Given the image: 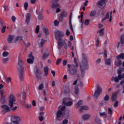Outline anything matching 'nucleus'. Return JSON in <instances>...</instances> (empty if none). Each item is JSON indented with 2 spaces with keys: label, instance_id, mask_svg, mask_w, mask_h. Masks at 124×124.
<instances>
[{
  "label": "nucleus",
  "instance_id": "9b49d317",
  "mask_svg": "<svg viewBox=\"0 0 124 124\" xmlns=\"http://www.w3.org/2000/svg\"><path fill=\"white\" fill-rule=\"evenodd\" d=\"M36 13L37 15H38V20L40 21H41V20L43 19V18H44V15H42V11L39 12L38 9H37L36 11Z\"/></svg>",
  "mask_w": 124,
  "mask_h": 124
},
{
  "label": "nucleus",
  "instance_id": "4d7b16f0",
  "mask_svg": "<svg viewBox=\"0 0 124 124\" xmlns=\"http://www.w3.org/2000/svg\"><path fill=\"white\" fill-rule=\"evenodd\" d=\"M62 62V59L61 58H59L57 59V61L56 62V64L57 65H59L60 62Z\"/></svg>",
  "mask_w": 124,
  "mask_h": 124
},
{
  "label": "nucleus",
  "instance_id": "393cba45",
  "mask_svg": "<svg viewBox=\"0 0 124 124\" xmlns=\"http://www.w3.org/2000/svg\"><path fill=\"white\" fill-rule=\"evenodd\" d=\"M89 109V107L87 106H82L79 108V112L82 113L83 112V110H88Z\"/></svg>",
  "mask_w": 124,
  "mask_h": 124
},
{
  "label": "nucleus",
  "instance_id": "f704fd0d",
  "mask_svg": "<svg viewBox=\"0 0 124 124\" xmlns=\"http://www.w3.org/2000/svg\"><path fill=\"white\" fill-rule=\"evenodd\" d=\"M44 43H45V40L42 39L41 40L40 45H39V47H43V45H44Z\"/></svg>",
  "mask_w": 124,
  "mask_h": 124
},
{
  "label": "nucleus",
  "instance_id": "6e6552de",
  "mask_svg": "<svg viewBox=\"0 0 124 124\" xmlns=\"http://www.w3.org/2000/svg\"><path fill=\"white\" fill-rule=\"evenodd\" d=\"M63 17H67V12L65 11H63L62 12L61 14H60V16H59V21L60 22H62L63 20Z\"/></svg>",
  "mask_w": 124,
  "mask_h": 124
},
{
  "label": "nucleus",
  "instance_id": "72a5a7b5",
  "mask_svg": "<svg viewBox=\"0 0 124 124\" xmlns=\"http://www.w3.org/2000/svg\"><path fill=\"white\" fill-rule=\"evenodd\" d=\"M43 31L46 35H48V34H49V31H48V29L46 28H43Z\"/></svg>",
  "mask_w": 124,
  "mask_h": 124
},
{
  "label": "nucleus",
  "instance_id": "4c0bfd02",
  "mask_svg": "<svg viewBox=\"0 0 124 124\" xmlns=\"http://www.w3.org/2000/svg\"><path fill=\"white\" fill-rule=\"evenodd\" d=\"M99 115L100 117H102V116H103L104 118H105V119L107 118V114H106L105 112H100L99 113Z\"/></svg>",
  "mask_w": 124,
  "mask_h": 124
},
{
  "label": "nucleus",
  "instance_id": "473e14b6",
  "mask_svg": "<svg viewBox=\"0 0 124 124\" xmlns=\"http://www.w3.org/2000/svg\"><path fill=\"white\" fill-rule=\"evenodd\" d=\"M111 60L110 58L105 60V63L107 65H111Z\"/></svg>",
  "mask_w": 124,
  "mask_h": 124
},
{
  "label": "nucleus",
  "instance_id": "49530a36",
  "mask_svg": "<svg viewBox=\"0 0 124 124\" xmlns=\"http://www.w3.org/2000/svg\"><path fill=\"white\" fill-rule=\"evenodd\" d=\"M9 55V52H6V51H4L2 53V57H7V56H8Z\"/></svg>",
  "mask_w": 124,
  "mask_h": 124
},
{
  "label": "nucleus",
  "instance_id": "c03bdc74",
  "mask_svg": "<svg viewBox=\"0 0 124 124\" xmlns=\"http://www.w3.org/2000/svg\"><path fill=\"white\" fill-rule=\"evenodd\" d=\"M108 114H109L110 116H112L113 115V110L110 108H108Z\"/></svg>",
  "mask_w": 124,
  "mask_h": 124
},
{
  "label": "nucleus",
  "instance_id": "bb28decb",
  "mask_svg": "<svg viewBox=\"0 0 124 124\" xmlns=\"http://www.w3.org/2000/svg\"><path fill=\"white\" fill-rule=\"evenodd\" d=\"M49 55H50V54L45 52V53H44V54L43 55V56L42 57V60L43 61H45V60H46V59H47L48 58V57H49Z\"/></svg>",
  "mask_w": 124,
  "mask_h": 124
},
{
  "label": "nucleus",
  "instance_id": "c9c22d12",
  "mask_svg": "<svg viewBox=\"0 0 124 124\" xmlns=\"http://www.w3.org/2000/svg\"><path fill=\"white\" fill-rule=\"evenodd\" d=\"M103 31H104V29H101L97 31V33H100L101 36H103L104 34V32Z\"/></svg>",
  "mask_w": 124,
  "mask_h": 124
},
{
  "label": "nucleus",
  "instance_id": "f8f14e48",
  "mask_svg": "<svg viewBox=\"0 0 124 124\" xmlns=\"http://www.w3.org/2000/svg\"><path fill=\"white\" fill-rule=\"evenodd\" d=\"M3 91L2 90H0V94H1V98L0 101L2 104H4L5 103V97L3 95Z\"/></svg>",
  "mask_w": 124,
  "mask_h": 124
},
{
  "label": "nucleus",
  "instance_id": "e2e57ef3",
  "mask_svg": "<svg viewBox=\"0 0 124 124\" xmlns=\"http://www.w3.org/2000/svg\"><path fill=\"white\" fill-rule=\"evenodd\" d=\"M25 108H31V104H26L24 106Z\"/></svg>",
  "mask_w": 124,
  "mask_h": 124
},
{
  "label": "nucleus",
  "instance_id": "864d4df0",
  "mask_svg": "<svg viewBox=\"0 0 124 124\" xmlns=\"http://www.w3.org/2000/svg\"><path fill=\"white\" fill-rule=\"evenodd\" d=\"M104 100L105 101H108L109 100V95H106L104 98Z\"/></svg>",
  "mask_w": 124,
  "mask_h": 124
},
{
  "label": "nucleus",
  "instance_id": "338daca9",
  "mask_svg": "<svg viewBox=\"0 0 124 124\" xmlns=\"http://www.w3.org/2000/svg\"><path fill=\"white\" fill-rule=\"evenodd\" d=\"M3 8L5 11H8V10H9V9H8V7H7V6L6 5H4Z\"/></svg>",
  "mask_w": 124,
  "mask_h": 124
},
{
  "label": "nucleus",
  "instance_id": "7ed1b4c3",
  "mask_svg": "<svg viewBox=\"0 0 124 124\" xmlns=\"http://www.w3.org/2000/svg\"><path fill=\"white\" fill-rule=\"evenodd\" d=\"M67 66L68 68H69L68 70L69 74L71 75H76L77 74L78 69L75 65L68 64Z\"/></svg>",
  "mask_w": 124,
  "mask_h": 124
},
{
  "label": "nucleus",
  "instance_id": "412c9836",
  "mask_svg": "<svg viewBox=\"0 0 124 124\" xmlns=\"http://www.w3.org/2000/svg\"><path fill=\"white\" fill-rule=\"evenodd\" d=\"M57 40H58V47H60V46H61V47H62V46H63V45L64 44V41H62V39H59Z\"/></svg>",
  "mask_w": 124,
  "mask_h": 124
},
{
  "label": "nucleus",
  "instance_id": "1a4fd4ad",
  "mask_svg": "<svg viewBox=\"0 0 124 124\" xmlns=\"http://www.w3.org/2000/svg\"><path fill=\"white\" fill-rule=\"evenodd\" d=\"M29 58L27 60L28 63L32 64V63H33V61H34V57L32 56V53L31 52L29 55Z\"/></svg>",
  "mask_w": 124,
  "mask_h": 124
},
{
  "label": "nucleus",
  "instance_id": "0eeeda50",
  "mask_svg": "<svg viewBox=\"0 0 124 124\" xmlns=\"http://www.w3.org/2000/svg\"><path fill=\"white\" fill-rule=\"evenodd\" d=\"M97 5L99 7V8H101V9H103L106 5L105 3V0H100L97 2Z\"/></svg>",
  "mask_w": 124,
  "mask_h": 124
},
{
  "label": "nucleus",
  "instance_id": "f3484780",
  "mask_svg": "<svg viewBox=\"0 0 124 124\" xmlns=\"http://www.w3.org/2000/svg\"><path fill=\"white\" fill-rule=\"evenodd\" d=\"M72 20V13H71L70 15L69 16V24L70 29H71V31H74L73 27H72V21H71Z\"/></svg>",
  "mask_w": 124,
  "mask_h": 124
},
{
  "label": "nucleus",
  "instance_id": "de8ad7c7",
  "mask_svg": "<svg viewBox=\"0 0 124 124\" xmlns=\"http://www.w3.org/2000/svg\"><path fill=\"white\" fill-rule=\"evenodd\" d=\"M99 45V38H98L95 41V46L97 47Z\"/></svg>",
  "mask_w": 124,
  "mask_h": 124
},
{
  "label": "nucleus",
  "instance_id": "dca6fc26",
  "mask_svg": "<svg viewBox=\"0 0 124 124\" xmlns=\"http://www.w3.org/2000/svg\"><path fill=\"white\" fill-rule=\"evenodd\" d=\"M72 20V13H71L70 15L69 16V24L70 29H71V31H74L73 27H72V21H71Z\"/></svg>",
  "mask_w": 124,
  "mask_h": 124
},
{
  "label": "nucleus",
  "instance_id": "c85d7f7f",
  "mask_svg": "<svg viewBox=\"0 0 124 124\" xmlns=\"http://www.w3.org/2000/svg\"><path fill=\"white\" fill-rule=\"evenodd\" d=\"M62 112L61 111V110H58L56 113L57 118H60L62 117Z\"/></svg>",
  "mask_w": 124,
  "mask_h": 124
},
{
  "label": "nucleus",
  "instance_id": "3c124183",
  "mask_svg": "<svg viewBox=\"0 0 124 124\" xmlns=\"http://www.w3.org/2000/svg\"><path fill=\"white\" fill-rule=\"evenodd\" d=\"M5 30H6V26H4L2 27L1 29L2 33H4V32H5Z\"/></svg>",
  "mask_w": 124,
  "mask_h": 124
},
{
  "label": "nucleus",
  "instance_id": "58836bf2",
  "mask_svg": "<svg viewBox=\"0 0 124 124\" xmlns=\"http://www.w3.org/2000/svg\"><path fill=\"white\" fill-rule=\"evenodd\" d=\"M95 122L97 124H101V120L100 119H98L97 117H96L95 118Z\"/></svg>",
  "mask_w": 124,
  "mask_h": 124
},
{
  "label": "nucleus",
  "instance_id": "052dcab7",
  "mask_svg": "<svg viewBox=\"0 0 124 124\" xmlns=\"http://www.w3.org/2000/svg\"><path fill=\"white\" fill-rule=\"evenodd\" d=\"M19 38H21V39H22V37H21V36H17L16 38V39H15V42H17V41H18V40H19Z\"/></svg>",
  "mask_w": 124,
  "mask_h": 124
},
{
  "label": "nucleus",
  "instance_id": "a19ab883",
  "mask_svg": "<svg viewBox=\"0 0 124 124\" xmlns=\"http://www.w3.org/2000/svg\"><path fill=\"white\" fill-rule=\"evenodd\" d=\"M24 7L25 10H28V7H29V3L28 2L24 3Z\"/></svg>",
  "mask_w": 124,
  "mask_h": 124
},
{
  "label": "nucleus",
  "instance_id": "20e7f679",
  "mask_svg": "<svg viewBox=\"0 0 124 124\" xmlns=\"http://www.w3.org/2000/svg\"><path fill=\"white\" fill-rule=\"evenodd\" d=\"M101 93H102V88H101V87L100 86L99 84H97V90L95 91L93 94L94 98L97 99V98H98V96L100 95Z\"/></svg>",
  "mask_w": 124,
  "mask_h": 124
},
{
  "label": "nucleus",
  "instance_id": "79ce46f5",
  "mask_svg": "<svg viewBox=\"0 0 124 124\" xmlns=\"http://www.w3.org/2000/svg\"><path fill=\"white\" fill-rule=\"evenodd\" d=\"M39 30H40V26H39V25H37L36 27L35 30V31L36 33H38V32H39Z\"/></svg>",
  "mask_w": 124,
  "mask_h": 124
},
{
  "label": "nucleus",
  "instance_id": "a18cd8bd",
  "mask_svg": "<svg viewBox=\"0 0 124 124\" xmlns=\"http://www.w3.org/2000/svg\"><path fill=\"white\" fill-rule=\"evenodd\" d=\"M43 88H44V85H43V83H42L39 86L38 90L39 91H42V90H43Z\"/></svg>",
  "mask_w": 124,
  "mask_h": 124
},
{
  "label": "nucleus",
  "instance_id": "aec40b11",
  "mask_svg": "<svg viewBox=\"0 0 124 124\" xmlns=\"http://www.w3.org/2000/svg\"><path fill=\"white\" fill-rule=\"evenodd\" d=\"M120 43L123 45L124 44V33L122 34L120 39V42H119L117 44V48H119Z\"/></svg>",
  "mask_w": 124,
  "mask_h": 124
},
{
  "label": "nucleus",
  "instance_id": "e433bc0d",
  "mask_svg": "<svg viewBox=\"0 0 124 124\" xmlns=\"http://www.w3.org/2000/svg\"><path fill=\"white\" fill-rule=\"evenodd\" d=\"M110 15V13L108 12L107 13V14H106L105 17L104 18H103L102 20V22H104V21H105V20H106L107 19H109V16Z\"/></svg>",
  "mask_w": 124,
  "mask_h": 124
},
{
  "label": "nucleus",
  "instance_id": "6e6d98bb",
  "mask_svg": "<svg viewBox=\"0 0 124 124\" xmlns=\"http://www.w3.org/2000/svg\"><path fill=\"white\" fill-rule=\"evenodd\" d=\"M64 44L63 45V46L64 48V49H65L66 50H67V45H66V42H65V41H64Z\"/></svg>",
  "mask_w": 124,
  "mask_h": 124
},
{
  "label": "nucleus",
  "instance_id": "5fc2aeb1",
  "mask_svg": "<svg viewBox=\"0 0 124 124\" xmlns=\"http://www.w3.org/2000/svg\"><path fill=\"white\" fill-rule=\"evenodd\" d=\"M75 94L79 93V88L78 87L75 88Z\"/></svg>",
  "mask_w": 124,
  "mask_h": 124
},
{
  "label": "nucleus",
  "instance_id": "f257e3e1",
  "mask_svg": "<svg viewBox=\"0 0 124 124\" xmlns=\"http://www.w3.org/2000/svg\"><path fill=\"white\" fill-rule=\"evenodd\" d=\"M17 68L19 71L18 74L20 80V81H24V77H25V67H24V62L20 59L18 60Z\"/></svg>",
  "mask_w": 124,
  "mask_h": 124
},
{
  "label": "nucleus",
  "instance_id": "7c9ffc66",
  "mask_svg": "<svg viewBox=\"0 0 124 124\" xmlns=\"http://www.w3.org/2000/svg\"><path fill=\"white\" fill-rule=\"evenodd\" d=\"M91 116H90V115L89 114H84L83 116H82V119L84 121H86V120H88L89 119H90Z\"/></svg>",
  "mask_w": 124,
  "mask_h": 124
},
{
  "label": "nucleus",
  "instance_id": "9d476101",
  "mask_svg": "<svg viewBox=\"0 0 124 124\" xmlns=\"http://www.w3.org/2000/svg\"><path fill=\"white\" fill-rule=\"evenodd\" d=\"M62 31H57L55 32V38L57 39H60L62 37H63L64 36V34L62 33Z\"/></svg>",
  "mask_w": 124,
  "mask_h": 124
},
{
  "label": "nucleus",
  "instance_id": "774afa93",
  "mask_svg": "<svg viewBox=\"0 0 124 124\" xmlns=\"http://www.w3.org/2000/svg\"><path fill=\"white\" fill-rule=\"evenodd\" d=\"M44 119V118L43 116H42L39 117V120L40 122H42V121H43Z\"/></svg>",
  "mask_w": 124,
  "mask_h": 124
},
{
  "label": "nucleus",
  "instance_id": "603ef678",
  "mask_svg": "<svg viewBox=\"0 0 124 124\" xmlns=\"http://www.w3.org/2000/svg\"><path fill=\"white\" fill-rule=\"evenodd\" d=\"M90 24V21L88 19H86L84 21V25L85 26H89Z\"/></svg>",
  "mask_w": 124,
  "mask_h": 124
},
{
  "label": "nucleus",
  "instance_id": "680f3d73",
  "mask_svg": "<svg viewBox=\"0 0 124 124\" xmlns=\"http://www.w3.org/2000/svg\"><path fill=\"white\" fill-rule=\"evenodd\" d=\"M59 110H60L61 112H62V111H64V110H65V107L63 106L60 109H59Z\"/></svg>",
  "mask_w": 124,
  "mask_h": 124
},
{
  "label": "nucleus",
  "instance_id": "13d9d810",
  "mask_svg": "<svg viewBox=\"0 0 124 124\" xmlns=\"http://www.w3.org/2000/svg\"><path fill=\"white\" fill-rule=\"evenodd\" d=\"M104 57L105 59H107V51L106 50H104Z\"/></svg>",
  "mask_w": 124,
  "mask_h": 124
},
{
  "label": "nucleus",
  "instance_id": "ea45409f",
  "mask_svg": "<svg viewBox=\"0 0 124 124\" xmlns=\"http://www.w3.org/2000/svg\"><path fill=\"white\" fill-rule=\"evenodd\" d=\"M20 96L21 97H22L23 99H24L25 100L26 99V93L25 92H23V93H21Z\"/></svg>",
  "mask_w": 124,
  "mask_h": 124
},
{
  "label": "nucleus",
  "instance_id": "09e8293b",
  "mask_svg": "<svg viewBox=\"0 0 124 124\" xmlns=\"http://www.w3.org/2000/svg\"><path fill=\"white\" fill-rule=\"evenodd\" d=\"M122 72H123V69H122V68H120L117 70L118 75H122Z\"/></svg>",
  "mask_w": 124,
  "mask_h": 124
},
{
  "label": "nucleus",
  "instance_id": "4468645a",
  "mask_svg": "<svg viewBox=\"0 0 124 124\" xmlns=\"http://www.w3.org/2000/svg\"><path fill=\"white\" fill-rule=\"evenodd\" d=\"M57 2H58V1L54 0V2L51 4V7L52 9H56V8H58V7H61L60 4L57 3Z\"/></svg>",
  "mask_w": 124,
  "mask_h": 124
},
{
  "label": "nucleus",
  "instance_id": "cd10ccee",
  "mask_svg": "<svg viewBox=\"0 0 124 124\" xmlns=\"http://www.w3.org/2000/svg\"><path fill=\"white\" fill-rule=\"evenodd\" d=\"M117 60H120V59H121V60L124 59V53H121L119 55H118L116 57Z\"/></svg>",
  "mask_w": 124,
  "mask_h": 124
},
{
  "label": "nucleus",
  "instance_id": "39448f33",
  "mask_svg": "<svg viewBox=\"0 0 124 124\" xmlns=\"http://www.w3.org/2000/svg\"><path fill=\"white\" fill-rule=\"evenodd\" d=\"M9 98V105L11 108H12V107H13V104H14L16 101V98L14 96V95L10 94Z\"/></svg>",
  "mask_w": 124,
  "mask_h": 124
},
{
  "label": "nucleus",
  "instance_id": "0e129e2a",
  "mask_svg": "<svg viewBox=\"0 0 124 124\" xmlns=\"http://www.w3.org/2000/svg\"><path fill=\"white\" fill-rule=\"evenodd\" d=\"M56 13H59V12H61V7H57L56 9Z\"/></svg>",
  "mask_w": 124,
  "mask_h": 124
},
{
  "label": "nucleus",
  "instance_id": "a878e982",
  "mask_svg": "<svg viewBox=\"0 0 124 124\" xmlns=\"http://www.w3.org/2000/svg\"><path fill=\"white\" fill-rule=\"evenodd\" d=\"M44 71L45 72L44 76L46 77L48 75V73H49V67H45L44 69Z\"/></svg>",
  "mask_w": 124,
  "mask_h": 124
},
{
  "label": "nucleus",
  "instance_id": "69168bd1",
  "mask_svg": "<svg viewBox=\"0 0 124 124\" xmlns=\"http://www.w3.org/2000/svg\"><path fill=\"white\" fill-rule=\"evenodd\" d=\"M63 66H65L67 64V61L66 60H63L62 62Z\"/></svg>",
  "mask_w": 124,
  "mask_h": 124
},
{
  "label": "nucleus",
  "instance_id": "c756f323",
  "mask_svg": "<svg viewBox=\"0 0 124 124\" xmlns=\"http://www.w3.org/2000/svg\"><path fill=\"white\" fill-rule=\"evenodd\" d=\"M96 10H93L90 12V16L93 17L96 15Z\"/></svg>",
  "mask_w": 124,
  "mask_h": 124
},
{
  "label": "nucleus",
  "instance_id": "b1692460",
  "mask_svg": "<svg viewBox=\"0 0 124 124\" xmlns=\"http://www.w3.org/2000/svg\"><path fill=\"white\" fill-rule=\"evenodd\" d=\"M122 60L120 59H118V61H115L114 62V64L116 66H121V65H122Z\"/></svg>",
  "mask_w": 124,
  "mask_h": 124
},
{
  "label": "nucleus",
  "instance_id": "bf43d9fd",
  "mask_svg": "<svg viewBox=\"0 0 124 124\" xmlns=\"http://www.w3.org/2000/svg\"><path fill=\"white\" fill-rule=\"evenodd\" d=\"M68 124V120L67 119H64L63 120L62 124Z\"/></svg>",
  "mask_w": 124,
  "mask_h": 124
},
{
  "label": "nucleus",
  "instance_id": "8fccbe9b",
  "mask_svg": "<svg viewBox=\"0 0 124 124\" xmlns=\"http://www.w3.org/2000/svg\"><path fill=\"white\" fill-rule=\"evenodd\" d=\"M54 26L55 27H57V26H59V24H60V22H59V21L56 20L54 21Z\"/></svg>",
  "mask_w": 124,
  "mask_h": 124
},
{
  "label": "nucleus",
  "instance_id": "37998d69",
  "mask_svg": "<svg viewBox=\"0 0 124 124\" xmlns=\"http://www.w3.org/2000/svg\"><path fill=\"white\" fill-rule=\"evenodd\" d=\"M9 59H8V58H4L2 60V63H3L4 64H5V63H7V62H8Z\"/></svg>",
  "mask_w": 124,
  "mask_h": 124
},
{
  "label": "nucleus",
  "instance_id": "2eb2a0df",
  "mask_svg": "<svg viewBox=\"0 0 124 124\" xmlns=\"http://www.w3.org/2000/svg\"><path fill=\"white\" fill-rule=\"evenodd\" d=\"M41 72L39 73L38 69L35 71V75L38 80H41Z\"/></svg>",
  "mask_w": 124,
  "mask_h": 124
},
{
  "label": "nucleus",
  "instance_id": "2f4dec72",
  "mask_svg": "<svg viewBox=\"0 0 124 124\" xmlns=\"http://www.w3.org/2000/svg\"><path fill=\"white\" fill-rule=\"evenodd\" d=\"M82 104H83V101H79L76 105V108H79Z\"/></svg>",
  "mask_w": 124,
  "mask_h": 124
},
{
  "label": "nucleus",
  "instance_id": "5701e85b",
  "mask_svg": "<svg viewBox=\"0 0 124 124\" xmlns=\"http://www.w3.org/2000/svg\"><path fill=\"white\" fill-rule=\"evenodd\" d=\"M13 39H14V36L12 35H9L7 39L8 43H12Z\"/></svg>",
  "mask_w": 124,
  "mask_h": 124
},
{
  "label": "nucleus",
  "instance_id": "4be33fe9",
  "mask_svg": "<svg viewBox=\"0 0 124 124\" xmlns=\"http://www.w3.org/2000/svg\"><path fill=\"white\" fill-rule=\"evenodd\" d=\"M118 94V92H115L112 93L111 96V100L112 101H115L116 99H117V95Z\"/></svg>",
  "mask_w": 124,
  "mask_h": 124
},
{
  "label": "nucleus",
  "instance_id": "f03ea898",
  "mask_svg": "<svg viewBox=\"0 0 124 124\" xmlns=\"http://www.w3.org/2000/svg\"><path fill=\"white\" fill-rule=\"evenodd\" d=\"M83 59L82 62L80 65V70L81 72V76L85 74V70L89 69V63H88V59L85 56V54H82Z\"/></svg>",
  "mask_w": 124,
  "mask_h": 124
},
{
  "label": "nucleus",
  "instance_id": "ddd939ff",
  "mask_svg": "<svg viewBox=\"0 0 124 124\" xmlns=\"http://www.w3.org/2000/svg\"><path fill=\"white\" fill-rule=\"evenodd\" d=\"M120 80H122V76L118 75L117 77H113L111 78V81H114L115 83H119Z\"/></svg>",
  "mask_w": 124,
  "mask_h": 124
},
{
  "label": "nucleus",
  "instance_id": "423d86ee",
  "mask_svg": "<svg viewBox=\"0 0 124 124\" xmlns=\"http://www.w3.org/2000/svg\"><path fill=\"white\" fill-rule=\"evenodd\" d=\"M1 108H3L4 109L1 110V113L2 115H4V114H6V113H7V112H10V108H9V107L8 106H7L6 105H3L1 106Z\"/></svg>",
  "mask_w": 124,
  "mask_h": 124
},
{
  "label": "nucleus",
  "instance_id": "a211bd4d",
  "mask_svg": "<svg viewBox=\"0 0 124 124\" xmlns=\"http://www.w3.org/2000/svg\"><path fill=\"white\" fill-rule=\"evenodd\" d=\"M25 17H26L25 22L27 25H29V24H30V21H31V14L30 13L27 14Z\"/></svg>",
  "mask_w": 124,
  "mask_h": 124
},
{
  "label": "nucleus",
  "instance_id": "6ab92c4d",
  "mask_svg": "<svg viewBox=\"0 0 124 124\" xmlns=\"http://www.w3.org/2000/svg\"><path fill=\"white\" fill-rule=\"evenodd\" d=\"M68 98H65L63 99V102L62 103L63 104H65V105H66V106H71V105H72V104H73V103L71 101L70 102H68L67 103H65V101H66V100H68Z\"/></svg>",
  "mask_w": 124,
  "mask_h": 124
}]
</instances>
